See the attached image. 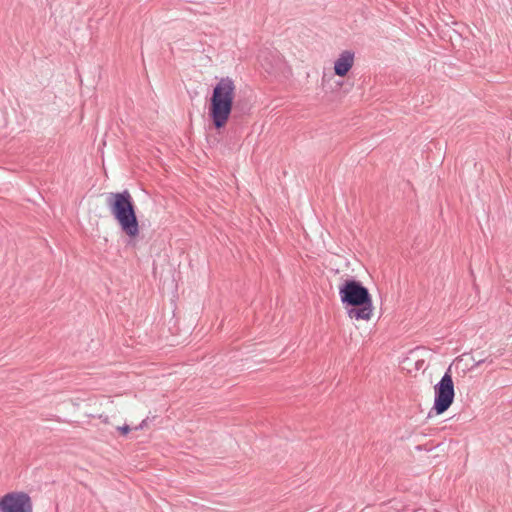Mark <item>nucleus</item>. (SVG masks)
Returning <instances> with one entry per match:
<instances>
[{
	"label": "nucleus",
	"mask_w": 512,
	"mask_h": 512,
	"mask_svg": "<svg viewBox=\"0 0 512 512\" xmlns=\"http://www.w3.org/2000/svg\"><path fill=\"white\" fill-rule=\"evenodd\" d=\"M416 448H417L418 450H422V448H423V447L419 445V446H417Z\"/></svg>",
	"instance_id": "obj_8"
},
{
	"label": "nucleus",
	"mask_w": 512,
	"mask_h": 512,
	"mask_svg": "<svg viewBox=\"0 0 512 512\" xmlns=\"http://www.w3.org/2000/svg\"><path fill=\"white\" fill-rule=\"evenodd\" d=\"M434 394L433 409L436 411V414L440 415L449 409L455 397L451 367L448 368L440 381L434 386Z\"/></svg>",
	"instance_id": "obj_4"
},
{
	"label": "nucleus",
	"mask_w": 512,
	"mask_h": 512,
	"mask_svg": "<svg viewBox=\"0 0 512 512\" xmlns=\"http://www.w3.org/2000/svg\"><path fill=\"white\" fill-rule=\"evenodd\" d=\"M121 434L126 435L130 431V427L128 425H123L117 428Z\"/></svg>",
	"instance_id": "obj_7"
},
{
	"label": "nucleus",
	"mask_w": 512,
	"mask_h": 512,
	"mask_svg": "<svg viewBox=\"0 0 512 512\" xmlns=\"http://www.w3.org/2000/svg\"><path fill=\"white\" fill-rule=\"evenodd\" d=\"M354 64V53L349 50L343 51L334 63V71L337 76H345Z\"/></svg>",
	"instance_id": "obj_6"
},
{
	"label": "nucleus",
	"mask_w": 512,
	"mask_h": 512,
	"mask_svg": "<svg viewBox=\"0 0 512 512\" xmlns=\"http://www.w3.org/2000/svg\"><path fill=\"white\" fill-rule=\"evenodd\" d=\"M0 512H33L31 497L25 492H10L0 499Z\"/></svg>",
	"instance_id": "obj_5"
},
{
	"label": "nucleus",
	"mask_w": 512,
	"mask_h": 512,
	"mask_svg": "<svg viewBox=\"0 0 512 512\" xmlns=\"http://www.w3.org/2000/svg\"><path fill=\"white\" fill-rule=\"evenodd\" d=\"M236 85L232 78L222 77L213 87L209 101L208 114L216 129L223 128L233 109Z\"/></svg>",
	"instance_id": "obj_1"
},
{
	"label": "nucleus",
	"mask_w": 512,
	"mask_h": 512,
	"mask_svg": "<svg viewBox=\"0 0 512 512\" xmlns=\"http://www.w3.org/2000/svg\"><path fill=\"white\" fill-rule=\"evenodd\" d=\"M339 296L351 319L368 321L373 315V304L368 289L356 280H346L339 287Z\"/></svg>",
	"instance_id": "obj_2"
},
{
	"label": "nucleus",
	"mask_w": 512,
	"mask_h": 512,
	"mask_svg": "<svg viewBox=\"0 0 512 512\" xmlns=\"http://www.w3.org/2000/svg\"><path fill=\"white\" fill-rule=\"evenodd\" d=\"M106 204L122 231L131 238L137 237L140 228L130 192H110L106 196Z\"/></svg>",
	"instance_id": "obj_3"
}]
</instances>
